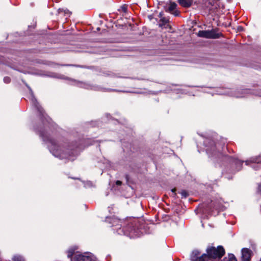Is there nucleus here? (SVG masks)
Returning <instances> with one entry per match:
<instances>
[{
	"label": "nucleus",
	"instance_id": "obj_24",
	"mask_svg": "<svg viewBox=\"0 0 261 261\" xmlns=\"http://www.w3.org/2000/svg\"><path fill=\"white\" fill-rule=\"evenodd\" d=\"M207 153H210V151L208 149H207Z\"/></svg>",
	"mask_w": 261,
	"mask_h": 261
},
{
	"label": "nucleus",
	"instance_id": "obj_15",
	"mask_svg": "<svg viewBox=\"0 0 261 261\" xmlns=\"http://www.w3.org/2000/svg\"><path fill=\"white\" fill-rule=\"evenodd\" d=\"M211 259L209 255L207 254H203L201 256L199 257V258L198 261H210Z\"/></svg>",
	"mask_w": 261,
	"mask_h": 261
},
{
	"label": "nucleus",
	"instance_id": "obj_23",
	"mask_svg": "<svg viewBox=\"0 0 261 261\" xmlns=\"http://www.w3.org/2000/svg\"><path fill=\"white\" fill-rule=\"evenodd\" d=\"M237 97H244V96H241V95H237Z\"/></svg>",
	"mask_w": 261,
	"mask_h": 261
},
{
	"label": "nucleus",
	"instance_id": "obj_3",
	"mask_svg": "<svg viewBox=\"0 0 261 261\" xmlns=\"http://www.w3.org/2000/svg\"><path fill=\"white\" fill-rule=\"evenodd\" d=\"M206 252L211 258L216 259L221 258L225 254V250L222 246L209 247L206 249Z\"/></svg>",
	"mask_w": 261,
	"mask_h": 261
},
{
	"label": "nucleus",
	"instance_id": "obj_19",
	"mask_svg": "<svg viewBox=\"0 0 261 261\" xmlns=\"http://www.w3.org/2000/svg\"><path fill=\"white\" fill-rule=\"evenodd\" d=\"M4 81L5 83L8 84L10 82L11 79L9 77H5L4 78Z\"/></svg>",
	"mask_w": 261,
	"mask_h": 261
},
{
	"label": "nucleus",
	"instance_id": "obj_14",
	"mask_svg": "<svg viewBox=\"0 0 261 261\" xmlns=\"http://www.w3.org/2000/svg\"><path fill=\"white\" fill-rule=\"evenodd\" d=\"M232 162L237 166V170H240L241 168V167L243 164V161H239L234 159H233Z\"/></svg>",
	"mask_w": 261,
	"mask_h": 261
},
{
	"label": "nucleus",
	"instance_id": "obj_11",
	"mask_svg": "<svg viewBox=\"0 0 261 261\" xmlns=\"http://www.w3.org/2000/svg\"><path fill=\"white\" fill-rule=\"evenodd\" d=\"M31 100H32V102L34 103V105L35 106V107H36V108L38 109V111L40 113V114L43 116H44V114H43V110L42 109V108L40 107V106H38L37 104V101H36V99H35V98L34 97L33 94L32 93V96H31Z\"/></svg>",
	"mask_w": 261,
	"mask_h": 261
},
{
	"label": "nucleus",
	"instance_id": "obj_6",
	"mask_svg": "<svg viewBox=\"0 0 261 261\" xmlns=\"http://www.w3.org/2000/svg\"><path fill=\"white\" fill-rule=\"evenodd\" d=\"M177 7V4L174 2L170 3L168 8L166 11L170 12V13L173 14L174 16H177L179 14V12L176 10Z\"/></svg>",
	"mask_w": 261,
	"mask_h": 261
},
{
	"label": "nucleus",
	"instance_id": "obj_1",
	"mask_svg": "<svg viewBox=\"0 0 261 261\" xmlns=\"http://www.w3.org/2000/svg\"><path fill=\"white\" fill-rule=\"evenodd\" d=\"M40 136L42 138L44 141L48 143V148L54 155L60 158H64L61 153L60 146L57 144L54 140L50 138L47 134H43L42 132H40Z\"/></svg>",
	"mask_w": 261,
	"mask_h": 261
},
{
	"label": "nucleus",
	"instance_id": "obj_18",
	"mask_svg": "<svg viewBox=\"0 0 261 261\" xmlns=\"http://www.w3.org/2000/svg\"><path fill=\"white\" fill-rule=\"evenodd\" d=\"M180 194L181 196L184 198H186L188 195V193L185 190L182 191L180 192Z\"/></svg>",
	"mask_w": 261,
	"mask_h": 261
},
{
	"label": "nucleus",
	"instance_id": "obj_5",
	"mask_svg": "<svg viewBox=\"0 0 261 261\" xmlns=\"http://www.w3.org/2000/svg\"><path fill=\"white\" fill-rule=\"evenodd\" d=\"M252 255V251L248 248H243L242 249V260L250 261Z\"/></svg>",
	"mask_w": 261,
	"mask_h": 261
},
{
	"label": "nucleus",
	"instance_id": "obj_9",
	"mask_svg": "<svg viewBox=\"0 0 261 261\" xmlns=\"http://www.w3.org/2000/svg\"><path fill=\"white\" fill-rule=\"evenodd\" d=\"M204 2L203 4L205 7L208 8L209 10H212L213 7L215 6L216 3V0H203Z\"/></svg>",
	"mask_w": 261,
	"mask_h": 261
},
{
	"label": "nucleus",
	"instance_id": "obj_8",
	"mask_svg": "<svg viewBox=\"0 0 261 261\" xmlns=\"http://www.w3.org/2000/svg\"><path fill=\"white\" fill-rule=\"evenodd\" d=\"M204 2L203 4L205 7L208 8L209 10H212L213 7L215 6L216 3V0H203Z\"/></svg>",
	"mask_w": 261,
	"mask_h": 261
},
{
	"label": "nucleus",
	"instance_id": "obj_17",
	"mask_svg": "<svg viewBox=\"0 0 261 261\" xmlns=\"http://www.w3.org/2000/svg\"><path fill=\"white\" fill-rule=\"evenodd\" d=\"M13 261H24V258L20 255L14 256L13 258Z\"/></svg>",
	"mask_w": 261,
	"mask_h": 261
},
{
	"label": "nucleus",
	"instance_id": "obj_20",
	"mask_svg": "<svg viewBox=\"0 0 261 261\" xmlns=\"http://www.w3.org/2000/svg\"><path fill=\"white\" fill-rule=\"evenodd\" d=\"M93 90H101V88H98V87H94V88H93Z\"/></svg>",
	"mask_w": 261,
	"mask_h": 261
},
{
	"label": "nucleus",
	"instance_id": "obj_4",
	"mask_svg": "<svg viewBox=\"0 0 261 261\" xmlns=\"http://www.w3.org/2000/svg\"><path fill=\"white\" fill-rule=\"evenodd\" d=\"M199 37L207 39H217L220 36V34L217 33L215 30L199 31L197 33Z\"/></svg>",
	"mask_w": 261,
	"mask_h": 261
},
{
	"label": "nucleus",
	"instance_id": "obj_2",
	"mask_svg": "<svg viewBox=\"0 0 261 261\" xmlns=\"http://www.w3.org/2000/svg\"><path fill=\"white\" fill-rule=\"evenodd\" d=\"M74 250L70 249L67 251V256L71 258V261H96V257L90 253L81 254L76 252L74 254Z\"/></svg>",
	"mask_w": 261,
	"mask_h": 261
},
{
	"label": "nucleus",
	"instance_id": "obj_13",
	"mask_svg": "<svg viewBox=\"0 0 261 261\" xmlns=\"http://www.w3.org/2000/svg\"><path fill=\"white\" fill-rule=\"evenodd\" d=\"M249 162L258 164L261 162V156L259 155L258 156L252 158L249 161H246L245 162L246 164L248 165Z\"/></svg>",
	"mask_w": 261,
	"mask_h": 261
},
{
	"label": "nucleus",
	"instance_id": "obj_12",
	"mask_svg": "<svg viewBox=\"0 0 261 261\" xmlns=\"http://www.w3.org/2000/svg\"><path fill=\"white\" fill-rule=\"evenodd\" d=\"M159 17L161 18L160 21L162 22L161 23H160L159 24L160 27H162L163 25H165L166 23L168 22V19L166 18V17H164L163 16V13L162 12L160 13L159 14Z\"/></svg>",
	"mask_w": 261,
	"mask_h": 261
},
{
	"label": "nucleus",
	"instance_id": "obj_25",
	"mask_svg": "<svg viewBox=\"0 0 261 261\" xmlns=\"http://www.w3.org/2000/svg\"><path fill=\"white\" fill-rule=\"evenodd\" d=\"M172 191L173 192H174L175 190V189H173Z\"/></svg>",
	"mask_w": 261,
	"mask_h": 261
},
{
	"label": "nucleus",
	"instance_id": "obj_7",
	"mask_svg": "<svg viewBox=\"0 0 261 261\" xmlns=\"http://www.w3.org/2000/svg\"><path fill=\"white\" fill-rule=\"evenodd\" d=\"M193 1V0H178L179 4L185 8L190 7L192 5Z\"/></svg>",
	"mask_w": 261,
	"mask_h": 261
},
{
	"label": "nucleus",
	"instance_id": "obj_16",
	"mask_svg": "<svg viewBox=\"0 0 261 261\" xmlns=\"http://www.w3.org/2000/svg\"><path fill=\"white\" fill-rule=\"evenodd\" d=\"M223 261H237V260L233 254H229L227 257L224 258Z\"/></svg>",
	"mask_w": 261,
	"mask_h": 261
},
{
	"label": "nucleus",
	"instance_id": "obj_22",
	"mask_svg": "<svg viewBox=\"0 0 261 261\" xmlns=\"http://www.w3.org/2000/svg\"><path fill=\"white\" fill-rule=\"evenodd\" d=\"M258 191L261 192V185H258Z\"/></svg>",
	"mask_w": 261,
	"mask_h": 261
},
{
	"label": "nucleus",
	"instance_id": "obj_10",
	"mask_svg": "<svg viewBox=\"0 0 261 261\" xmlns=\"http://www.w3.org/2000/svg\"><path fill=\"white\" fill-rule=\"evenodd\" d=\"M200 252L198 250H194L192 252L191 255V259L192 261H198L200 256Z\"/></svg>",
	"mask_w": 261,
	"mask_h": 261
},
{
	"label": "nucleus",
	"instance_id": "obj_21",
	"mask_svg": "<svg viewBox=\"0 0 261 261\" xmlns=\"http://www.w3.org/2000/svg\"><path fill=\"white\" fill-rule=\"evenodd\" d=\"M116 184H117V185H120L121 184V181H119V180H117V181H116Z\"/></svg>",
	"mask_w": 261,
	"mask_h": 261
}]
</instances>
